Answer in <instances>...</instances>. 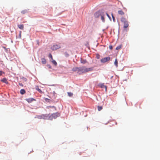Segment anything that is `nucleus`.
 <instances>
[{
  "label": "nucleus",
  "instance_id": "nucleus-6",
  "mask_svg": "<svg viewBox=\"0 0 160 160\" xmlns=\"http://www.w3.org/2000/svg\"><path fill=\"white\" fill-rule=\"evenodd\" d=\"M61 46L59 45L56 44L53 45L51 48V49L53 50H56L57 49L60 48Z\"/></svg>",
  "mask_w": 160,
  "mask_h": 160
},
{
  "label": "nucleus",
  "instance_id": "nucleus-31",
  "mask_svg": "<svg viewBox=\"0 0 160 160\" xmlns=\"http://www.w3.org/2000/svg\"><path fill=\"white\" fill-rule=\"evenodd\" d=\"M3 74H4V72L2 71H0V76L2 75Z\"/></svg>",
  "mask_w": 160,
  "mask_h": 160
},
{
  "label": "nucleus",
  "instance_id": "nucleus-20",
  "mask_svg": "<svg viewBox=\"0 0 160 160\" xmlns=\"http://www.w3.org/2000/svg\"><path fill=\"white\" fill-rule=\"evenodd\" d=\"M114 63L117 67L118 66V62L117 59L115 60Z\"/></svg>",
  "mask_w": 160,
  "mask_h": 160
},
{
  "label": "nucleus",
  "instance_id": "nucleus-11",
  "mask_svg": "<svg viewBox=\"0 0 160 160\" xmlns=\"http://www.w3.org/2000/svg\"><path fill=\"white\" fill-rule=\"evenodd\" d=\"M18 28L22 30H23L24 29V25L23 24H20L18 25Z\"/></svg>",
  "mask_w": 160,
  "mask_h": 160
},
{
  "label": "nucleus",
  "instance_id": "nucleus-18",
  "mask_svg": "<svg viewBox=\"0 0 160 160\" xmlns=\"http://www.w3.org/2000/svg\"><path fill=\"white\" fill-rule=\"evenodd\" d=\"M81 62L82 63L85 64L87 62V61L86 60L81 59Z\"/></svg>",
  "mask_w": 160,
  "mask_h": 160
},
{
  "label": "nucleus",
  "instance_id": "nucleus-37",
  "mask_svg": "<svg viewBox=\"0 0 160 160\" xmlns=\"http://www.w3.org/2000/svg\"><path fill=\"white\" fill-rule=\"evenodd\" d=\"M45 100L46 101H47V100H49V99L47 98H45Z\"/></svg>",
  "mask_w": 160,
  "mask_h": 160
},
{
  "label": "nucleus",
  "instance_id": "nucleus-16",
  "mask_svg": "<svg viewBox=\"0 0 160 160\" xmlns=\"http://www.w3.org/2000/svg\"><path fill=\"white\" fill-rule=\"evenodd\" d=\"M52 62L55 66L57 65V63L55 60L52 59Z\"/></svg>",
  "mask_w": 160,
  "mask_h": 160
},
{
  "label": "nucleus",
  "instance_id": "nucleus-27",
  "mask_svg": "<svg viewBox=\"0 0 160 160\" xmlns=\"http://www.w3.org/2000/svg\"><path fill=\"white\" fill-rule=\"evenodd\" d=\"M65 56L66 57H68L69 56V54L67 52H65L64 53Z\"/></svg>",
  "mask_w": 160,
  "mask_h": 160
},
{
  "label": "nucleus",
  "instance_id": "nucleus-21",
  "mask_svg": "<svg viewBox=\"0 0 160 160\" xmlns=\"http://www.w3.org/2000/svg\"><path fill=\"white\" fill-rule=\"evenodd\" d=\"M22 79V81L23 82H26L27 81V79L26 78H25L24 77H22L21 78Z\"/></svg>",
  "mask_w": 160,
  "mask_h": 160
},
{
  "label": "nucleus",
  "instance_id": "nucleus-15",
  "mask_svg": "<svg viewBox=\"0 0 160 160\" xmlns=\"http://www.w3.org/2000/svg\"><path fill=\"white\" fill-rule=\"evenodd\" d=\"M101 19L102 21L103 22H105V19L104 17V14L103 13L101 15Z\"/></svg>",
  "mask_w": 160,
  "mask_h": 160
},
{
  "label": "nucleus",
  "instance_id": "nucleus-38",
  "mask_svg": "<svg viewBox=\"0 0 160 160\" xmlns=\"http://www.w3.org/2000/svg\"><path fill=\"white\" fill-rule=\"evenodd\" d=\"M49 107L50 108H55V107L54 106H49Z\"/></svg>",
  "mask_w": 160,
  "mask_h": 160
},
{
  "label": "nucleus",
  "instance_id": "nucleus-29",
  "mask_svg": "<svg viewBox=\"0 0 160 160\" xmlns=\"http://www.w3.org/2000/svg\"><path fill=\"white\" fill-rule=\"evenodd\" d=\"M100 55L98 54H96V58L98 59L100 58Z\"/></svg>",
  "mask_w": 160,
  "mask_h": 160
},
{
  "label": "nucleus",
  "instance_id": "nucleus-25",
  "mask_svg": "<svg viewBox=\"0 0 160 160\" xmlns=\"http://www.w3.org/2000/svg\"><path fill=\"white\" fill-rule=\"evenodd\" d=\"M48 57H49V58H50L52 59V60L53 59V58H52V54L51 53H50L49 54Z\"/></svg>",
  "mask_w": 160,
  "mask_h": 160
},
{
  "label": "nucleus",
  "instance_id": "nucleus-33",
  "mask_svg": "<svg viewBox=\"0 0 160 160\" xmlns=\"http://www.w3.org/2000/svg\"><path fill=\"white\" fill-rule=\"evenodd\" d=\"M107 16L108 17V18L110 19V20H111V18L110 16L108 14V13H106Z\"/></svg>",
  "mask_w": 160,
  "mask_h": 160
},
{
  "label": "nucleus",
  "instance_id": "nucleus-24",
  "mask_svg": "<svg viewBox=\"0 0 160 160\" xmlns=\"http://www.w3.org/2000/svg\"><path fill=\"white\" fill-rule=\"evenodd\" d=\"M27 12V11L26 10H24L22 11L21 12L22 14H24L26 13Z\"/></svg>",
  "mask_w": 160,
  "mask_h": 160
},
{
  "label": "nucleus",
  "instance_id": "nucleus-19",
  "mask_svg": "<svg viewBox=\"0 0 160 160\" xmlns=\"http://www.w3.org/2000/svg\"><path fill=\"white\" fill-rule=\"evenodd\" d=\"M35 118H37L39 119H42V115H37L35 117Z\"/></svg>",
  "mask_w": 160,
  "mask_h": 160
},
{
  "label": "nucleus",
  "instance_id": "nucleus-36",
  "mask_svg": "<svg viewBox=\"0 0 160 160\" xmlns=\"http://www.w3.org/2000/svg\"><path fill=\"white\" fill-rule=\"evenodd\" d=\"M19 85L20 86H22V87H23V85L22 83H19Z\"/></svg>",
  "mask_w": 160,
  "mask_h": 160
},
{
  "label": "nucleus",
  "instance_id": "nucleus-17",
  "mask_svg": "<svg viewBox=\"0 0 160 160\" xmlns=\"http://www.w3.org/2000/svg\"><path fill=\"white\" fill-rule=\"evenodd\" d=\"M42 62L43 64H45L46 63V61L45 59L44 58H42L41 59Z\"/></svg>",
  "mask_w": 160,
  "mask_h": 160
},
{
  "label": "nucleus",
  "instance_id": "nucleus-26",
  "mask_svg": "<svg viewBox=\"0 0 160 160\" xmlns=\"http://www.w3.org/2000/svg\"><path fill=\"white\" fill-rule=\"evenodd\" d=\"M102 109V106H98V110L99 111H100Z\"/></svg>",
  "mask_w": 160,
  "mask_h": 160
},
{
  "label": "nucleus",
  "instance_id": "nucleus-2",
  "mask_svg": "<svg viewBox=\"0 0 160 160\" xmlns=\"http://www.w3.org/2000/svg\"><path fill=\"white\" fill-rule=\"evenodd\" d=\"M121 21L124 24L123 28H126L129 26L128 21L124 18L122 17L121 18Z\"/></svg>",
  "mask_w": 160,
  "mask_h": 160
},
{
  "label": "nucleus",
  "instance_id": "nucleus-10",
  "mask_svg": "<svg viewBox=\"0 0 160 160\" xmlns=\"http://www.w3.org/2000/svg\"><path fill=\"white\" fill-rule=\"evenodd\" d=\"M1 82L5 83L6 84H8V82L7 81V79L6 78H3L1 80Z\"/></svg>",
  "mask_w": 160,
  "mask_h": 160
},
{
  "label": "nucleus",
  "instance_id": "nucleus-13",
  "mask_svg": "<svg viewBox=\"0 0 160 160\" xmlns=\"http://www.w3.org/2000/svg\"><path fill=\"white\" fill-rule=\"evenodd\" d=\"M20 93L22 94H24L26 93V91L24 89H22L20 91Z\"/></svg>",
  "mask_w": 160,
  "mask_h": 160
},
{
  "label": "nucleus",
  "instance_id": "nucleus-5",
  "mask_svg": "<svg viewBox=\"0 0 160 160\" xmlns=\"http://www.w3.org/2000/svg\"><path fill=\"white\" fill-rule=\"evenodd\" d=\"M103 13V12L101 11H98L95 13L94 16L95 18H98L100 16H101Z\"/></svg>",
  "mask_w": 160,
  "mask_h": 160
},
{
  "label": "nucleus",
  "instance_id": "nucleus-30",
  "mask_svg": "<svg viewBox=\"0 0 160 160\" xmlns=\"http://www.w3.org/2000/svg\"><path fill=\"white\" fill-rule=\"evenodd\" d=\"M21 33H22V32L21 31H20L19 37V38H21Z\"/></svg>",
  "mask_w": 160,
  "mask_h": 160
},
{
  "label": "nucleus",
  "instance_id": "nucleus-14",
  "mask_svg": "<svg viewBox=\"0 0 160 160\" xmlns=\"http://www.w3.org/2000/svg\"><path fill=\"white\" fill-rule=\"evenodd\" d=\"M118 13L119 14L121 15H123L124 14V12L122 10H119L118 11Z\"/></svg>",
  "mask_w": 160,
  "mask_h": 160
},
{
  "label": "nucleus",
  "instance_id": "nucleus-4",
  "mask_svg": "<svg viewBox=\"0 0 160 160\" xmlns=\"http://www.w3.org/2000/svg\"><path fill=\"white\" fill-rule=\"evenodd\" d=\"M110 58L109 57L103 58L101 59V62L102 63H105L110 60Z\"/></svg>",
  "mask_w": 160,
  "mask_h": 160
},
{
  "label": "nucleus",
  "instance_id": "nucleus-23",
  "mask_svg": "<svg viewBox=\"0 0 160 160\" xmlns=\"http://www.w3.org/2000/svg\"><path fill=\"white\" fill-rule=\"evenodd\" d=\"M68 95L69 97H72V96L73 93L71 92H68Z\"/></svg>",
  "mask_w": 160,
  "mask_h": 160
},
{
  "label": "nucleus",
  "instance_id": "nucleus-8",
  "mask_svg": "<svg viewBox=\"0 0 160 160\" xmlns=\"http://www.w3.org/2000/svg\"><path fill=\"white\" fill-rule=\"evenodd\" d=\"M72 71L74 72H77V73L79 74V67H74L72 68Z\"/></svg>",
  "mask_w": 160,
  "mask_h": 160
},
{
  "label": "nucleus",
  "instance_id": "nucleus-1",
  "mask_svg": "<svg viewBox=\"0 0 160 160\" xmlns=\"http://www.w3.org/2000/svg\"><path fill=\"white\" fill-rule=\"evenodd\" d=\"M93 70V68H87L85 66H83L79 67V74L83 73H85L89 71H92Z\"/></svg>",
  "mask_w": 160,
  "mask_h": 160
},
{
  "label": "nucleus",
  "instance_id": "nucleus-34",
  "mask_svg": "<svg viewBox=\"0 0 160 160\" xmlns=\"http://www.w3.org/2000/svg\"><path fill=\"white\" fill-rule=\"evenodd\" d=\"M109 48L110 49L112 50V45H110L109 46Z\"/></svg>",
  "mask_w": 160,
  "mask_h": 160
},
{
  "label": "nucleus",
  "instance_id": "nucleus-28",
  "mask_svg": "<svg viewBox=\"0 0 160 160\" xmlns=\"http://www.w3.org/2000/svg\"><path fill=\"white\" fill-rule=\"evenodd\" d=\"M112 18L113 19V21L114 22H115V18L114 17L112 13Z\"/></svg>",
  "mask_w": 160,
  "mask_h": 160
},
{
  "label": "nucleus",
  "instance_id": "nucleus-9",
  "mask_svg": "<svg viewBox=\"0 0 160 160\" xmlns=\"http://www.w3.org/2000/svg\"><path fill=\"white\" fill-rule=\"evenodd\" d=\"M26 100L29 103H31L34 101H35V99L32 98H30L26 99Z\"/></svg>",
  "mask_w": 160,
  "mask_h": 160
},
{
  "label": "nucleus",
  "instance_id": "nucleus-7",
  "mask_svg": "<svg viewBox=\"0 0 160 160\" xmlns=\"http://www.w3.org/2000/svg\"><path fill=\"white\" fill-rule=\"evenodd\" d=\"M49 114H42V119H49Z\"/></svg>",
  "mask_w": 160,
  "mask_h": 160
},
{
  "label": "nucleus",
  "instance_id": "nucleus-35",
  "mask_svg": "<svg viewBox=\"0 0 160 160\" xmlns=\"http://www.w3.org/2000/svg\"><path fill=\"white\" fill-rule=\"evenodd\" d=\"M47 66L49 68H51V66L50 65H49V64L47 65Z\"/></svg>",
  "mask_w": 160,
  "mask_h": 160
},
{
  "label": "nucleus",
  "instance_id": "nucleus-32",
  "mask_svg": "<svg viewBox=\"0 0 160 160\" xmlns=\"http://www.w3.org/2000/svg\"><path fill=\"white\" fill-rule=\"evenodd\" d=\"M101 87L102 88H106V90L107 87H106V86H104V85H102Z\"/></svg>",
  "mask_w": 160,
  "mask_h": 160
},
{
  "label": "nucleus",
  "instance_id": "nucleus-22",
  "mask_svg": "<svg viewBox=\"0 0 160 160\" xmlns=\"http://www.w3.org/2000/svg\"><path fill=\"white\" fill-rule=\"evenodd\" d=\"M122 47V45H120L118 46H117L116 48V50H119L120 49V48H121Z\"/></svg>",
  "mask_w": 160,
  "mask_h": 160
},
{
  "label": "nucleus",
  "instance_id": "nucleus-3",
  "mask_svg": "<svg viewBox=\"0 0 160 160\" xmlns=\"http://www.w3.org/2000/svg\"><path fill=\"white\" fill-rule=\"evenodd\" d=\"M60 116V114L58 113H53L51 115H49V120H52L53 119H55L57 117Z\"/></svg>",
  "mask_w": 160,
  "mask_h": 160
},
{
  "label": "nucleus",
  "instance_id": "nucleus-12",
  "mask_svg": "<svg viewBox=\"0 0 160 160\" xmlns=\"http://www.w3.org/2000/svg\"><path fill=\"white\" fill-rule=\"evenodd\" d=\"M35 89L40 93H42V92L41 90L39 88V87L38 86H36Z\"/></svg>",
  "mask_w": 160,
  "mask_h": 160
}]
</instances>
